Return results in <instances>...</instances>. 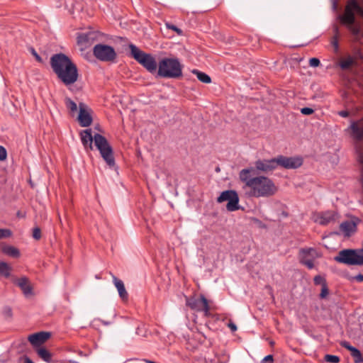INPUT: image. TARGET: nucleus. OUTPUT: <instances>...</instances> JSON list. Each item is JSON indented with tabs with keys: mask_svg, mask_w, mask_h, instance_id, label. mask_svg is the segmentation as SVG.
Wrapping results in <instances>:
<instances>
[{
	"mask_svg": "<svg viewBox=\"0 0 363 363\" xmlns=\"http://www.w3.org/2000/svg\"><path fill=\"white\" fill-rule=\"evenodd\" d=\"M264 361H267V362H269L270 363H272L274 360L273 359V356L272 354H269L267 356H266L264 359Z\"/></svg>",
	"mask_w": 363,
	"mask_h": 363,
	"instance_id": "49530a36",
	"label": "nucleus"
},
{
	"mask_svg": "<svg viewBox=\"0 0 363 363\" xmlns=\"http://www.w3.org/2000/svg\"><path fill=\"white\" fill-rule=\"evenodd\" d=\"M338 38H337V36H333V39H332V41H331V43L332 45H333L334 48L335 49V50H337L338 48H339V45H338V40H337Z\"/></svg>",
	"mask_w": 363,
	"mask_h": 363,
	"instance_id": "79ce46f5",
	"label": "nucleus"
},
{
	"mask_svg": "<svg viewBox=\"0 0 363 363\" xmlns=\"http://www.w3.org/2000/svg\"><path fill=\"white\" fill-rule=\"evenodd\" d=\"M156 79L179 78L182 76V69H147Z\"/></svg>",
	"mask_w": 363,
	"mask_h": 363,
	"instance_id": "dca6fc26",
	"label": "nucleus"
},
{
	"mask_svg": "<svg viewBox=\"0 0 363 363\" xmlns=\"http://www.w3.org/2000/svg\"><path fill=\"white\" fill-rule=\"evenodd\" d=\"M328 294L329 290L327 284H323V286H322L321 292L320 294V298H325L328 296Z\"/></svg>",
	"mask_w": 363,
	"mask_h": 363,
	"instance_id": "72a5a7b5",
	"label": "nucleus"
},
{
	"mask_svg": "<svg viewBox=\"0 0 363 363\" xmlns=\"http://www.w3.org/2000/svg\"><path fill=\"white\" fill-rule=\"evenodd\" d=\"M320 62L319 59L313 57L309 60V65L312 67H317L319 66Z\"/></svg>",
	"mask_w": 363,
	"mask_h": 363,
	"instance_id": "4c0bfd02",
	"label": "nucleus"
},
{
	"mask_svg": "<svg viewBox=\"0 0 363 363\" xmlns=\"http://www.w3.org/2000/svg\"><path fill=\"white\" fill-rule=\"evenodd\" d=\"M51 68H77L71 59L63 53L54 54L50 57Z\"/></svg>",
	"mask_w": 363,
	"mask_h": 363,
	"instance_id": "9d476101",
	"label": "nucleus"
},
{
	"mask_svg": "<svg viewBox=\"0 0 363 363\" xmlns=\"http://www.w3.org/2000/svg\"><path fill=\"white\" fill-rule=\"evenodd\" d=\"M79 116L78 121L82 127H88L92 123V117L91 116V110L84 103L79 104Z\"/></svg>",
	"mask_w": 363,
	"mask_h": 363,
	"instance_id": "2eb2a0df",
	"label": "nucleus"
},
{
	"mask_svg": "<svg viewBox=\"0 0 363 363\" xmlns=\"http://www.w3.org/2000/svg\"><path fill=\"white\" fill-rule=\"evenodd\" d=\"M304 58L300 56H294L287 60V65H289L291 68L298 67L305 68L306 65L302 64L304 62Z\"/></svg>",
	"mask_w": 363,
	"mask_h": 363,
	"instance_id": "b1692460",
	"label": "nucleus"
},
{
	"mask_svg": "<svg viewBox=\"0 0 363 363\" xmlns=\"http://www.w3.org/2000/svg\"><path fill=\"white\" fill-rule=\"evenodd\" d=\"M38 354V356L42 359L43 361H45L47 363H52V354L50 352L46 349L44 347L37 348V350H35Z\"/></svg>",
	"mask_w": 363,
	"mask_h": 363,
	"instance_id": "393cba45",
	"label": "nucleus"
},
{
	"mask_svg": "<svg viewBox=\"0 0 363 363\" xmlns=\"http://www.w3.org/2000/svg\"><path fill=\"white\" fill-rule=\"evenodd\" d=\"M352 136L357 140H363V123L353 122L350 125Z\"/></svg>",
	"mask_w": 363,
	"mask_h": 363,
	"instance_id": "4be33fe9",
	"label": "nucleus"
},
{
	"mask_svg": "<svg viewBox=\"0 0 363 363\" xmlns=\"http://www.w3.org/2000/svg\"><path fill=\"white\" fill-rule=\"evenodd\" d=\"M192 72L197 77L200 82L205 84H209L211 82V79L207 74L202 72L199 69H192Z\"/></svg>",
	"mask_w": 363,
	"mask_h": 363,
	"instance_id": "cd10ccee",
	"label": "nucleus"
},
{
	"mask_svg": "<svg viewBox=\"0 0 363 363\" xmlns=\"http://www.w3.org/2000/svg\"><path fill=\"white\" fill-rule=\"evenodd\" d=\"M50 333L41 331L30 335L28 337V340L35 350L37 348L42 347V345L50 337Z\"/></svg>",
	"mask_w": 363,
	"mask_h": 363,
	"instance_id": "4468645a",
	"label": "nucleus"
},
{
	"mask_svg": "<svg viewBox=\"0 0 363 363\" xmlns=\"http://www.w3.org/2000/svg\"><path fill=\"white\" fill-rule=\"evenodd\" d=\"M333 7L334 10H336L337 8V3L335 1L333 2Z\"/></svg>",
	"mask_w": 363,
	"mask_h": 363,
	"instance_id": "603ef678",
	"label": "nucleus"
},
{
	"mask_svg": "<svg viewBox=\"0 0 363 363\" xmlns=\"http://www.w3.org/2000/svg\"><path fill=\"white\" fill-rule=\"evenodd\" d=\"M145 362L146 363H157V362H153V361H151V360H149V359H145Z\"/></svg>",
	"mask_w": 363,
	"mask_h": 363,
	"instance_id": "5fc2aeb1",
	"label": "nucleus"
},
{
	"mask_svg": "<svg viewBox=\"0 0 363 363\" xmlns=\"http://www.w3.org/2000/svg\"><path fill=\"white\" fill-rule=\"evenodd\" d=\"M359 60H363V53L360 50H356L353 55H347L340 61V68H349L350 66L358 65Z\"/></svg>",
	"mask_w": 363,
	"mask_h": 363,
	"instance_id": "f3484780",
	"label": "nucleus"
},
{
	"mask_svg": "<svg viewBox=\"0 0 363 363\" xmlns=\"http://www.w3.org/2000/svg\"><path fill=\"white\" fill-rule=\"evenodd\" d=\"M253 167L242 169L239 172V178L245 184L250 196L255 198H269L278 191V186L274 181L263 175L255 176Z\"/></svg>",
	"mask_w": 363,
	"mask_h": 363,
	"instance_id": "f257e3e1",
	"label": "nucleus"
},
{
	"mask_svg": "<svg viewBox=\"0 0 363 363\" xmlns=\"http://www.w3.org/2000/svg\"><path fill=\"white\" fill-rule=\"evenodd\" d=\"M265 64H267V62H264V61H261L260 62V64L257 65L258 67H264L265 65Z\"/></svg>",
	"mask_w": 363,
	"mask_h": 363,
	"instance_id": "3c124183",
	"label": "nucleus"
},
{
	"mask_svg": "<svg viewBox=\"0 0 363 363\" xmlns=\"http://www.w3.org/2000/svg\"><path fill=\"white\" fill-rule=\"evenodd\" d=\"M139 333H140V328L138 327L137 329H136V333L139 334Z\"/></svg>",
	"mask_w": 363,
	"mask_h": 363,
	"instance_id": "6e6d98bb",
	"label": "nucleus"
},
{
	"mask_svg": "<svg viewBox=\"0 0 363 363\" xmlns=\"http://www.w3.org/2000/svg\"><path fill=\"white\" fill-rule=\"evenodd\" d=\"M2 252L13 257H18L20 256L19 250L16 247L10 245L3 247Z\"/></svg>",
	"mask_w": 363,
	"mask_h": 363,
	"instance_id": "bb28decb",
	"label": "nucleus"
},
{
	"mask_svg": "<svg viewBox=\"0 0 363 363\" xmlns=\"http://www.w3.org/2000/svg\"><path fill=\"white\" fill-rule=\"evenodd\" d=\"M228 327L230 329L232 332H235L238 329L236 325L231 321H230L228 323Z\"/></svg>",
	"mask_w": 363,
	"mask_h": 363,
	"instance_id": "37998d69",
	"label": "nucleus"
},
{
	"mask_svg": "<svg viewBox=\"0 0 363 363\" xmlns=\"http://www.w3.org/2000/svg\"><path fill=\"white\" fill-rule=\"evenodd\" d=\"M113 283L118 291V294H119L120 297L123 300H127L128 297V294L125 290L123 282L121 279H118V278H116V277L113 276Z\"/></svg>",
	"mask_w": 363,
	"mask_h": 363,
	"instance_id": "5701e85b",
	"label": "nucleus"
},
{
	"mask_svg": "<svg viewBox=\"0 0 363 363\" xmlns=\"http://www.w3.org/2000/svg\"><path fill=\"white\" fill-rule=\"evenodd\" d=\"M71 363H79L78 362H76V361H70Z\"/></svg>",
	"mask_w": 363,
	"mask_h": 363,
	"instance_id": "4d7b16f0",
	"label": "nucleus"
},
{
	"mask_svg": "<svg viewBox=\"0 0 363 363\" xmlns=\"http://www.w3.org/2000/svg\"><path fill=\"white\" fill-rule=\"evenodd\" d=\"M96 149L109 167L115 166L113 150L107 139L99 133L95 134V145Z\"/></svg>",
	"mask_w": 363,
	"mask_h": 363,
	"instance_id": "20e7f679",
	"label": "nucleus"
},
{
	"mask_svg": "<svg viewBox=\"0 0 363 363\" xmlns=\"http://www.w3.org/2000/svg\"><path fill=\"white\" fill-rule=\"evenodd\" d=\"M359 222V219L357 217H353L351 220H345L340 225V230L347 237L351 235V234L356 231L357 223Z\"/></svg>",
	"mask_w": 363,
	"mask_h": 363,
	"instance_id": "6ab92c4d",
	"label": "nucleus"
},
{
	"mask_svg": "<svg viewBox=\"0 0 363 363\" xmlns=\"http://www.w3.org/2000/svg\"><path fill=\"white\" fill-rule=\"evenodd\" d=\"M22 359L23 363H34L28 356H23Z\"/></svg>",
	"mask_w": 363,
	"mask_h": 363,
	"instance_id": "a18cd8bd",
	"label": "nucleus"
},
{
	"mask_svg": "<svg viewBox=\"0 0 363 363\" xmlns=\"http://www.w3.org/2000/svg\"><path fill=\"white\" fill-rule=\"evenodd\" d=\"M185 299L186 306L191 310L197 312H203L204 315L206 317L210 315V306L208 301L204 295L201 294L199 298H196V296H186Z\"/></svg>",
	"mask_w": 363,
	"mask_h": 363,
	"instance_id": "0eeeda50",
	"label": "nucleus"
},
{
	"mask_svg": "<svg viewBox=\"0 0 363 363\" xmlns=\"http://www.w3.org/2000/svg\"><path fill=\"white\" fill-rule=\"evenodd\" d=\"M130 52L128 55L137 61L144 68H181L180 60L175 56L161 58L158 65L157 58L151 53H147L133 43L128 45Z\"/></svg>",
	"mask_w": 363,
	"mask_h": 363,
	"instance_id": "f03ea898",
	"label": "nucleus"
},
{
	"mask_svg": "<svg viewBox=\"0 0 363 363\" xmlns=\"http://www.w3.org/2000/svg\"><path fill=\"white\" fill-rule=\"evenodd\" d=\"M277 167L280 166L285 169H296L303 164V160L299 157H285L279 155L276 157Z\"/></svg>",
	"mask_w": 363,
	"mask_h": 363,
	"instance_id": "f8f14e48",
	"label": "nucleus"
},
{
	"mask_svg": "<svg viewBox=\"0 0 363 363\" xmlns=\"http://www.w3.org/2000/svg\"><path fill=\"white\" fill-rule=\"evenodd\" d=\"M12 233L9 229H0V239L4 238H9L11 235Z\"/></svg>",
	"mask_w": 363,
	"mask_h": 363,
	"instance_id": "c9c22d12",
	"label": "nucleus"
},
{
	"mask_svg": "<svg viewBox=\"0 0 363 363\" xmlns=\"http://www.w3.org/2000/svg\"><path fill=\"white\" fill-rule=\"evenodd\" d=\"M322 257V254L314 247H303L298 251V258L300 264L306 266L308 269L315 267L316 259Z\"/></svg>",
	"mask_w": 363,
	"mask_h": 363,
	"instance_id": "423d86ee",
	"label": "nucleus"
},
{
	"mask_svg": "<svg viewBox=\"0 0 363 363\" xmlns=\"http://www.w3.org/2000/svg\"><path fill=\"white\" fill-rule=\"evenodd\" d=\"M314 112V110L311 108L304 107L301 109V113L303 115H311Z\"/></svg>",
	"mask_w": 363,
	"mask_h": 363,
	"instance_id": "ea45409f",
	"label": "nucleus"
},
{
	"mask_svg": "<svg viewBox=\"0 0 363 363\" xmlns=\"http://www.w3.org/2000/svg\"><path fill=\"white\" fill-rule=\"evenodd\" d=\"M313 281L315 285L323 286V284H327L325 279L320 275H316L313 279Z\"/></svg>",
	"mask_w": 363,
	"mask_h": 363,
	"instance_id": "f704fd0d",
	"label": "nucleus"
},
{
	"mask_svg": "<svg viewBox=\"0 0 363 363\" xmlns=\"http://www.w3.org/2000/svg\"><path fill=\"white\" fill-rule=\"evenodd\" d=\"M65 104L66 107L72 113L77 111V104L72 101L70 98H65Z\"/></svg>",
	"mask_w": 363,
	"mask_h": 363,
	"instance_id": "7c9ffc66",
	"label": "nucleus"
},
{
	"mask_svg": "<svg viewBox=\"0 0 363 363\" xmlns=\"http://www.w3.org/2000/svg\"><path fill=\"white\" fill-rule=\"evenodd\" d=\"M7 157V152L4 147L0 145V160L4 161Z\"/></svg>",
	"mask_w": 363,
	"mask_h": 363,
	"instance_id": "58836bf2",
	"label": "nucleus"
},
{
	"mask_svg": "<svg viewBox=\"0 0 363 363\" xmlns=\"http://www.w3.org/2000/svg\"><path fill=\"white\" fill-rule=\"evenodd\" d=\"M341 346L350 352L354 363H362L363 357L361 352L356 347L352 346L349 342L343 341L340 343Z\"/></svg>",
	"mask_w": 363,
	"mask_h": 363,
	"instance_id": "412c9836",
	"label": "nucleus"
},
{
	"mask_svg": "<svg viewBox=\"0 0 363 363\" xmlns=\"http://www.w3.org/2000/svg\"><path fill=\"white\" fill-rule=\"evenodd\" d=\"M93 33H87L80 34L77 37V42L79 44H87L89 43L90 40L93 39L92 38Z\"/></svg>",
	"mask_w": 363,
	"mask_h": 363,
	"instance_id": "c756f323",
	"label": "nucleus"
},
{
	"mask_svg": "<svg viewBox=\"0 0 363 363\" xmlns=\"http://www.w3.org/2000/svg\"><path fill=\"white\" fill-rule=\"evenodd\" d=\"M255 174L259 173H269L277 168L276 158L270 160H257L255 162Z\"/></svg>",
	"mask_w": 363,
	"mask_h": 363,
	"instance_id": "9b49d317",
	"label": "nucleus"
},
{
	"mask_svg": "<svg viewBox=\"0 0 363 363\" xmlns=\"http://www.w3.org/2000/svg\"><path fill=\"white\" fill-rule=\"evenodd\" d=\"M356 279L359 281H363V274H358L357 277H356Z\"/></svg>",
	"mask_w": 363,
	"mask_h": 363,
	"instance_id": "8fccbe9b",
	"label": "nucleus"
},
{
	"mask_svg": "<svg viewBox=\"0 0 363 363\" xmlns=\"http://www.w3.org/2000/svg\"><path fill=\"white\" fill-rule=\"evenodd\" d=\"M101 323L104 325H108L110 324V322H108V321H105V320H101Z\"/></svg>",
	"mask_w": 363,
	"mask_h": 363,
	"instance_id": "864d4df0",
	"label": "nucleus"
},
{
	"mask_svg": "<svg viewBox=\"0 0 363 363\" xmlns=\"http://www.w3.org/2000/svg\"><path fill=\"white\" fill-rule=\"evenodd\" d=\"M58 78L66 85L74 84L78 78V69H54Z\"/></svg>",
	"mask_w": 363,
	"mask_h": 363,
	"instance_id": "ddd939ff",
	"label": "nucleus"
},
{
	"mask_svg": "<svg viewBox=\"0 0 363 363\" xmlns=\"http://www.w3.org/2000/svg\"><path fill=\"white\" fill-rule=\"evenodd\" d=\"M94 56L104 62H113L116 58L114 48L110 45L97 44L93 49Z\"/></svg>",
	"mask_w": 363,
	"mask_h": 363,
	"instance_id": "6e6552de",
	"label": "nucleus"
},
{
	"mask_svg": "<svg viewBox=\"0 0 363 363\" xmlns=\"http://www.w3.org/2000/svg\"><path fill=\"white\" fill-rule=\"evenodd\" d=\"M337 217V213L333 211H328L323 213L320 217V224L321 225H328L330 222L335 220Z\"/></svg>",
	"mask_w": 363,
	"mask_h": 363,
	"instance_id": "a878e982",
	"label": "nucleus"
},
{
	"mask_svg": "<svg viewBox=\"0 0 363 363\" xmlns=\"http://www.w3.org/2000/svg\"><path fill=\"white\" fill-rule=\"evenodd\" d=\"M33 237L34 239L38 240L41 238V230L39 228H35L33 230Z\"/></svg>",
	"mask_w": 363,
	"mask_h": 363,
	"instance_id": "e433bc0d",
	"label": "nucleus"
},
{
	"mask_svg": "<svg viewBox=\"0 0 363 363\" xmlns=\"http://www.w3.org/2000/svg\"><path fill=\"white\" fill-rule=\"evenodd\" d=\"M31 54L35 57V60L39 62H43L41 57L37 53L33 48L30 49Z\"/></svg>",
	"mask_w": 363,
	"mask_h": 363,
	"instance_id": "a19ab883",
	"label": "nucleus"
},
{
	"mask_svg": "<svg viewBox=\"0 0 363 363\" xmlns=\"http://www.w3.org/2000/svg\"><path fill=\"white\" fill-rule=\"evenodd\" d=\"M324 359L327 362L330 363H339L340 359L338 356L333 355V354H326L324 357Z\"/></svg>",
	"mask_w": 363,
	"mask_h": 363,
	"instance_id": "2f4dec72",
	"label": "nucleus"
},
{
	"mask_svg": "<svg viewBox=\"0 0 363 363\" xmlns=\"http://www.w3.org/2000/svg\"><path fill=\"white\" fill-rule=\"evenodd\" d=\"M14 283L21 289L26 297H28L33 294V287L27 277H22L16 279L14 281Z\"/></svg>",
	"mask_w": 363,
	"mask_h": 363,
	"instance_id": "aec40b11",
	"label": "nucleus"
},
{
	"mask_svg": "<svg viewBox=\"0 0 363 363\" xmlns=\"http://www.w3.org/2000/svg\"><path fill=\"white\" fill-rule=\"evenodd\" d=\"M165 26L168 29H171V30L175 31L178 35H180V36L183 35L182 30L180 29L179 28H178L177 26H176L175 25H173L170 23H166Z\"/></svg>",
	"mask_w": 363,
	"mask_h": 363,
	"instance_id": "473e14b6",
	"label": "nucleus"
},
{
	"mask_svg": "<svg viewBox=\"0 0 363 363\" xmlns=\"http://www.w3.org/2000/svg\"><path fill=\"white\" fill-rule=\"evenodd\" d=\"M217 201L218 203L228 201L226 208L229 211H234L239 209V197L237 192L234 190L223 191L218 197Z\"/></svg>",
	"mask_w": 363,
	"mask_h": 363,
	"instance_id": "1a4fd4ad",
	"label": "nucleus"
},
{
	"mask_svg": "<svg viewBox=\"0 0 363 363\" xmlns=\"http://www.w3.org/2000/svg\"><path fill=\"white\" fill-rule=\"evenodd\" d=\"M80 138L86 151L93 150V143H95V134L92 135L91 129L82 130L80 133Z\"/></svg>",
	"mask_w": 363,
	"mask_h": 363,
	"instance_id": "a211bd4d",
	"label": "nucleus"
},
{
	"mask_svg": "<svg viewBox=\"0 0 363 363\" xmlns=\"http://www.w3.org/2000/svg\"><path fill=\"white\" fill-rule=\"evenodd\" d=\"M333 32L335 33V35L334 36H337V38H338V35H339V28L337 26H333Z\"/></svg>",
	"mask_w": 363,
	"mask_h": 363,
	"instance_id": "de8ad7c7",
	"label": "nucleus"
},
{
	"mask_svg": "<svg viewBox=\"0 0 363 363\" xmlns=\"http://www.w3.org/2000/svg\"><path fill=\"white\" fill-rule=\"evenodd\" d=\"M335 260L347 265H363V249L342 250L338 252Z\"/></svg>",
	"mask_w": 363,
	"mask_h": 363,
	"instance_id": "39448f33",
	"label": "nucleus"
},
{
	"mask_svg": "<svg viewBox=\"0 0 363 363\" xmlns=\"http://www.w3.org/2000/svg\"><path fill=\"white\" fill-rule=\"evenodd\" d=\"M4 311L5 313L9 315V316H11L12 315V311H11V308H9V307H6L5 309H4Z\"/></svg>",
	"mask_w": 363,
	"mask_h": 363,
	"instance_id": "09e8293b",
	"label": "nucleus"
},
{
	"mask_svg": "<svg viewBox=\"0 0 363 363\" xmlns=\"http://www.w3.org/2000/svg\"><path fill=\"white\" fill-rule=\"evenodd\" d=\"M11 269L7 263H6L4 262H0V275L1 276H3L6 278L9 277L10 274H11Z\"/></svg>",
	"mask_w": 363,
	"mask_h": 363,
	"instance_id": "c85d7f7f",
	"label": "nucleus"
},
{
	"mask_svg": "<svg viewBox=\"0 0 363 363\" xmlns=\"http://www.w3.org/2000/svg\"><path fill=\"white\" fill-rule=\"evenodd\" d=\"M338 114L343 118H347L349 116V112L347 111H341L338 113Z\"/></svg>",
	"mask_w": 363,
	"mask_h": 363,
	"instance_id": "c03bdc74",
	"label": "nucleus"
},
{
	"mask_svg": "<svg viewBox=\"0 0 363 363\" xmlns=\"http://www.w3.org/2000/svg\"><path fill=\"white\" fill-rule=\"evenodd\" d=\"M355 13L363 15V8L357 0H349L345 6L344 13L339 15L337 19L347 27L356 39H359L363 37V30L355 22Z\"/></svg>",
	"mask_w": 363,
	"mask_h": 363,
	"instance_id": "7ed1b4c3",
	"label": "nucleus"
}]
</instances>
